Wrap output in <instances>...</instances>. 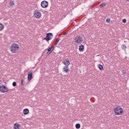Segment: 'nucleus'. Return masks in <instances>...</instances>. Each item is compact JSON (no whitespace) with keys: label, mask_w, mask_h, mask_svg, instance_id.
Wrapping results in <instances>:
<instances>
[{"label":"nucleus","mask_w":129,"mask_h":129,"mask_svg":"<svg viewBox=\"0 0 129 129\" xmlns=\"http://www.w3.org/2000/svg\"><path fill=\"white\" fill-rule=\"evenodd\" d=\"M80 127V124L77 123L76 124V128H77V129H79Z\"/></svg>","instance_id":"nucleus-20"},{"label":"nucleus","mask_w":129,"mask_h":129,"mask_svg":"<svg viewBox=\"0 0 129 129\" xmlns=\"http://www.w3.org/2000/svg\"><path fill=\"white\" fill-rule=\"evenodd\" d=\"M12 85L14 87H15V86H17V83L16 82H14L12 84Z\"/></svg>","instance_id":"nucleus-22"},{"label":"nucleus","mask_w":129,"mask_h":129,"mask_svg":"<svg viewBox=\"0 0 129 129\" xmlns=\"http://www.w3.org/2000/svg\"><path fill=\"white\" fill-rule=\"evenodd\" d=\"M15 5V2L14 1H10L9 2V6L10 7H13V6Z\"/></svg>","instance_id":"nucleus-14"},{"label":"nucleus","mask_w":129,"mask_h":129,"mask_svg":"<svg viewBox=\"0 0 129 129\" xmlns=\"http://www.w3.org/2000/svg\"><path fill=\"white\" fill-rule=\"evenodd\" d=\"M59 40H60V38L58 37L56 39V42H55V45H57V44H58V42H59Z\"/></svg>","instance_id":"nucleus-21"},{"label":"nucleus","mask_w":129,"mask_h":129,"mask_svg":"<svg viewBox=\"0 0 129 129\" xmlns=\"http://www.w3.org/2000/svg\"><path fill=\"white\" fill-rule=\"evenodd\" d=\"M49 6V3L46 1H43L41 3V7L43 9H46Z\"/></svg>","instance_id":"nucleus-6"},{"label":"nucleus","mask_w":129,"mask_h":129,"mask_svg":"<svg viewBox=\"0 0 129 129\" xmlns=\"http://www.w3.org/2000/svg\"><path fill=\"white\" fill-rule=\"evenodd\" d=\"M53 50H54V47L53 46H51V47H49L47 49L48 52L47 53H48H48H52V52H53Z\"/></svg>","instance_id":"nucleus-12"},{"label":"nucleus","mask_w":129,"mask_h":129,"mask_svg":"<svg viewBox=\"0 0 129 129\" xmlns=\"http://www.w3.org/2000/svg\"><path fill=\"white\" fill-rule=\"evenodd\" d=\"M29 110L28 108H25L23 110V113L24 114H28L29 113Z\"/></svg>","instance_id":"nucleus-13"},{"label":"nucleus","mask_w":129,"mask_h":129,"mask_svg":"<svg viewBox=\"0 0 129 129\" xmlns=\"http://www.w3.org/2000/svg\"><path fill=\"white\" fill-rule=\"evenodd\" d=\"M4 25H3V24L0 23V31H3V30H4Z\"/></svg>","instance_id":"nucleus-17"},{"label":"nucleus","mask_w":129,"mask_h":129,"mask_svg":"<svg viewBox=\"0 0 129 129\" xmlns=\"http://www.w3.org/2000/svg\"><path fill=\"white\" fill-rule=\"evenodd\" d=\"M0 91L1 92H8L9 91V89L7 88L6 86H0Z\"/></svg>","instance_id":"nucleus-7"},{"label":"nucleus","mask_w":129,"mask_h":129,"mask_svg":"<svg viewBox=\"0 0 129 129\" xmlns=\"http://www.w3.org/2000/svg\"><path fill=\"white\" fill-rule=\"evenodd\" d=\"M122 73L123 75H124V74H125L126 72H125V71H122Z\"/></svg>","instance_id":"nucleus-26"},{"label":"nucleus","mask_w":129,"mask_h":129,"mask_svg":"<svg viewBox=\"0 0 129 129\" xmlns=\"http://www.w3.org/2000/svg\"><path fill=\"white\" fill-rule=\"evenodd\" d=\"M21 84H22V85H24V84H25V81H24V80H22Z\"/></svg>","instance_id":"nucleus-24"},{"label":"nucleus","mask_w":129,"mask_h":129,"mask_svg":"<svg viewBox=\"0 0 129 129\" xmlns=\"http://www.w3.org/2000/svg\"><path fill=\"white\" fill-rule=\"evenodd\" d=\"M63 71L64 73H68L69 72V68L68 66H64L63 68Z\"/></svg>","instance_id":"nucleus-9"},{"label":"nucleus","mask_w":129,"mask_h":129,"mask_svg":"<svg viewBox=\"0 0 129 129\" xmlns=\"http://www.w3.org/2000/svg\"><path fill=\"white\" fill-rule=\"evenodd\" d=\"M53 38V33H48L46 34V36L45 38H44V40H46L47 42L51 40Z\"/></svg>","instance_id":"nucleus-5"},{"label":"nucleus","mask_w":129,"mask_h":129,"mask_svg":"<svg viewBox=\"0 0 129 129\" xmlns=\"http://www.w3.org/2000/svg\"><path fill=\"white\" fill-rule=\"evenodd\" d=\"M79 50L80 52H83V51H84V45H83V44L80 45Z\"/></svg>","instance_id":"nucleus-10"},{"label":"nucleus","mask_w":129,"mask_h":129,"mask_svg":"<svg viewBox=\"0 0 129 129\" xmlns=\"http://www.w3.org/2000/svg\"><path fill=\"white\" fill-rule=\"evenodd\" d=\"M32 78H33V73L29 72L28 74V81H31L32 80Z\"/></svg>","instance_id":"nucleus-8"},{"label":"nucleus","mask_w":129,"mask_h":129,"mask_svg":"<svg viewBox=\"0 0 129 129\" xmlns=\"http://www.w3.org/2000/svg\"><path fill=\"white\" fill-rule=\"evenodd\" d=\"M98 67L100 70H103V67L101 64H98Z\"/></svg>","instance_id":"nucleus-16"},{"label":"nucleus","mask_w":129,"mask_h":129,"mask_svg":"<svg viewBox=\"0 0 129 129\" xmlns=\"http://www.w3.org/2000/svg\"><path fill=\"white\" fill-rule=\"evenodd\" d=\"M126 1H129V0H126Z\"/></svg>","instance_id":"nucleus-27"},{"label":"nucleus","mask_w":129,"mask_h":129,"mask_svg":"<svg viewBox=\"0 0 129 129\" xmlns=\"http://www.w3.org/2000/svg\"><path fill=\"white\" fill-rule=\"evenodd\" d=\"M10 49L12 53H17V52H18V51H19V49H20V46L19 45V44L13 43L11 45Z\"/></svg>","instance_id":"nucleus-1"},{"label":"nucleus","mask_w":129,"mask_h":129,"mask_svg":"<svg viewBox=\"0 0 129 129\" xmlns=\"http://www.w3.org/2000/svg\"><path fill=\"white\" fill-rule=\"evenodd\" d=\"M106 22L107 23H110V19H107L106 20Z\"/></svg>","instance_id":"nucleus-23"},{"label":"nucleus","mask_w":129,"mask_h":129,"mask_svg":"<svg viewBox=\"0 0 129 129\" xmlns=\"http://www.w3.org/2000/svg\"><path fill=\"white\" fill-rule=\"evenodd\" d=\"M105 6H106V4L104 3V4H102L100 5V8H104V7H105Z\"/></svg>","instance_id":"nucleus-19"},{"label":"nucleus","mask_w":129,"mask_h":129,"mask_svg":"<svg viewBox=\"0 0 129 129\" xmlns=\"http://www.w3.org/2000/svg\"><path fill=\"white\" fill-rule=\"evenodd\" d=\"M75 42L77 44H81L83 42V38L80 36H77L75 38Z\"/></svg>","instance_id":"nucleus-4"},{"label":"nucleus","mask_w":129,"mask_h":129,"mask_svg":"<svg viewBox=\"0 0 129 129\" xmlns=\"http://www.w3.org/2000/svg\"><path fill=\"white\" fill-rule=\"evenodd\" d=\"M33 16L36 19H40L42 17V14L39 10H35L34 12Z\"/></svg>","instance_id":"nucleus-3"},{"label":"nucleus","mask_w":129,"mask_h":129,"mask_svg":"<svg viewBox=\"0 0 129 129\" xmlns=\"http://www.w3.org/2000/svg\"><path fill=\"white\" fill-rule=\"evenodd\" d=\"M115 115H121L123 113V109L120 106H117L114 108Z\"/></svg>","instance_id":"nucleus-2"},{"label":"nucleus","mask_w":129,"mask_h":129,"mask_svg":"<svg viewBox=\"0 0 129 129\" xmlns=\"http://www.w3.org/2000/svg\"><path fill=\"white\" fill-rule=\"evenodd\" d=\"M20 127V124H14V128L15 129H19Z\"/></svg>","instance_id":"nucleus-15"},{"label":"nucleus","mask_w":129,"mask_h":129,"mask_svg":"<svg viewBox=\"0 0 129 129\" xmlns=\"http://www.w3.org/2000/svg\"><path fill=\"white\" fill-rule=\"evenodd\" d=\"M63 63L64 64L66 65L65 66H68V67L70 65V61H69V60H64Z\"/></svg>","instance_id":"nucleus-11"},{"label":"nucleus","mask_w":129,"mask_h":129,"mask_svg":"<svg viewBox=\"0 0 129 129\" xmlns=\"http://www.w3.org/2000/svg\"><path fill=\"white\" fill-rule=\"evenodd\" d=\"M121 48L123 50H125V49H126V45H124V44H123L122 46H121Z\"/></svg>","instance_id":"nucleus-18"},{"label":"nucleus","mask_w":129,"mask_h":129,"mask_svg":"<svg viewBox=\"0 0 129 129\" xmlns=\"http://www.w3.org/2000/svg\"><path fill=\"white\" fill-rule=\"evenodd\" d=\"M122 22L123 23H124V24H125V23H126V19H123V20H122Z\"/></svg>","instance_id":"nucleus-25"}]
</instances>
